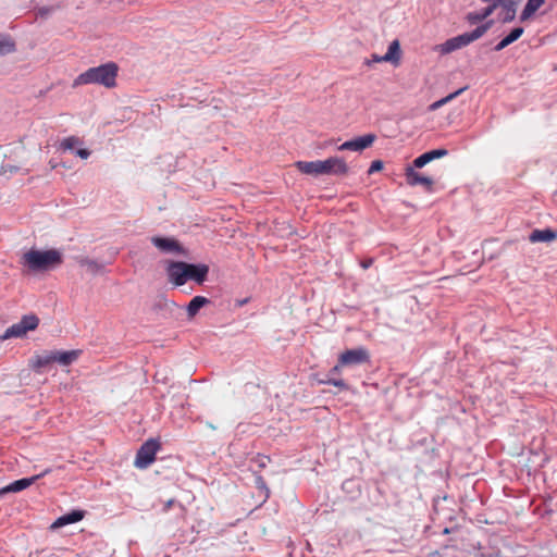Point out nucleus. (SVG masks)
<instances>
[{"label": "nucleus", "instance_id": "f257e3e1", "mask_svg": "<svg viewBox=\"0 0 557 557\" xmlns=\"http://www.w3.org/2000/svg\"><path fill=\"white\" fill-rule=\"evenodd\" d=\"M117 72V64L110 61L81 73L74 79L72 86L76 88L82 85L96 84L104 86L106 88H113L116 85Z\"/></svg>", "mask_w": 557, "mask_h": 557}, {"label": "nucleus", "instance_id": "f03ea898", "mask_svg": "<svg viewBox=\"0 0 557 557\" xmlns=\"http://www.w3.org/2000/svg\"><path fill=\"white\" fill-rule=\"evenodd\" d=\"M62 253L57 249H30L23 255V264L32 272H47L61 265Z\"/></svg>", "mask_w": 557, "mask_h": 557}, {"label": "nucleus", "instance_id": "7ed1b4c3", "mask_svg": "<svg viewBox=\"0 0 557 557\" xmlns=\"http://www.w3.org/2000/svg\"><path fill=\"white\" fill-rule=\"evenodd\" d=\"M491 24L492 22H487L483 25L478 26L472 32L463 33L461 35L447 39L445 42L438 45L436 47V50L440 51L442 54H447L462 47H466L467 45L482 37L491 27Z\"/></svg>", "mask_w": 557, "mask_h": 557}, {"label": "nucleus", "instance_id": "20e7f679", "mask_svg": "<svg viewBox=\"0 0 557 557\" xmlns=\"http://www.w3.org/2000/svg\"><path fill=\"white\" fill-rule=\"evenodd\" d=\"M39 324V319L35 314H27L22 320L7 329L3 335L0 336V341L9 338H18L26 335L28 331H34Z\"/></svg>", "mask_w": 557, "mask_h": 557}, {"label": "nucleus", "instance_id": "39448f33", "mask_svg": "<svg viewBox=\"0 0 557 557\" xmlns=\"http://www.w3.org/2000/svg\"><path fill=\"white\" fill-rule=\"evenodd\" d=\"M160 449V443L150 438L146 441L137 450L134 465L138 469H147L156 459V454Z\"/></svg>", "mask_w": 557, "mask_h": 557}, {"label": "nucleus", "instance_id": "423d86ee", "mask_svg": "<svg viewBox=\"0 0 557 557\" xmlns=\"http://www.w3.org/2000/svg\"><path fill=\"white\" fill-rule=\"evenodd\" d=\"M339 366L356 367L370 361L369 351L363 347L347 349L339 355Z\"/></svg>", "mask_w": 557, "mask_h": 557}, {"label": "nucleus", "instance_id": "0eeeda50", "mask_svg": "<svg viewBox=\"0 0 557 557\" xmlns=\"http://www.w3.org/2000/svg\"><path fill=\"white\" fill-rule=\"evenodd\" d=\"M150 240L163 253L186 255V249L173 237L152 236Z\"/></svg>", "mask_w": 557, "mask_h": 557}, {"label": "nucleus", "instance_id": "6e6552de", "mask_svg": "<svg viewBox=\"0 0 557 557\" xmlns=\"http://www.w3.org/2000/svg\"><path fill=\"white\" fill-rule=\"evenodd\" d=\"M188 263L184 261H169L166 273L169 281L175 286H182L188 281Z\"/></svg>", "mask_w": 557, "mask_h": 557}, {"label": "nucleus", "instance_id": "1a4fd4ad", "mask_svg": "<svg viewBox=\"0 0 557 557\" xmlns=\"http://www.w3.org/2000/svg\"><path fill=\"white\" fill-rule=\"evenodd\" d=\"M49 472H50V469H46L45 471H42L41 473H39L37 475H33L30 478H23V479H20V480H16V481L10 483L9 485L0 488V497L4 496L5 494H9V493H17V492H21V491L29 487L32 484L37 482L39 479L44 478Z\"/></svg>", "mask_w": 557, "mask_h": 557}, {"label": "nucleus", "instance_id": "9d476101", "mask_svg": "<svg viewBox=\"0 0 557 557\" xmlns=\"http://www.w3.org/2000/svg\"><path fill=\"white\" fill-rule=\"evenodd\" d=\"M376 139L374 134H366L363 136H359L343 143L339 147V151L350 150V151H362L370 147Z\"/></svg>", "mask_w": 557, "mask_h": 557}, {"label": "nucleus", "instance_id": "9b49d317", "mask_svg": "<svg viewBox=\"0 0 557 557\" xmlns=\"http://www.w3.org/2000/svg\"><path fill=\"white\" fill-rule=\"evenodd\" d=\"M406 182L410 186L423 185L426 190H431L434 182L431 177L424 176L414 171L413 166H407L405 170Z\"/></svg>", "mask_w": 557, "mask_h": 557}, {"label": "nucleus", "instance_id": "f8f14e48", "mask_svg": "<svg viewBox=\"0 0 557 557\" xmlns=\"http://www.w3.org/2000/svg\"><path fill=\"white\" fill-rule=\"evenodd\" d=\"M85 516V511L83 510H78V509H74L61 517H59L52 524H51V529L55 530V529H60L64 525H67V524H72V523H76L78 521H81Z\"/></svg>", "mask_w": 557, "mask_h": 557}, {"label": "nucleus", "instance_id": "ddd939ff", "mask_svg": "<svg viewBox=\"0 0 557 557\" xmlns=\"http://www.w3.org/2000/svg\"><path fill=\"white\" fill-rule=\"evenodd\" d=\"M557 239V232L552 228L533 230L529 235V240L536 243H553Z\"/></svg>", "mask_w": 557, "mask_h": 557}, {"label": "nucleus", "instance_id": "4468645a", "mask_svg": "<svg viewBox=\"0 0 557 557\" xmlns=\"http://www.w3.org/2000/svg\"><path fill=\"white\" fill-rule=\"evenodd\" d=\"M188 280L195 281L197 284H202L208 276L209 267L207 264L188 263Z\"/></svg>", "mask_w": 557, "mask_h": 557}, {"label": "nucleus", "instance_id": "2eb2a0df", "mask_svg": "<svg viewBox=\"0 0 557 557\" xmlns=\"http://www.w3.org/2000/svg\"><path fill=\"white\" fill-rule=\"evenodd\" d=\"M497 11L498 20L506 23L515 18L516 15V3L512 0H505L499 2Z\"/></svg>", "mask_w": 557, "mask_h": 557}, {"label": "nucleus", "instance_id": "dca6fc26", "mask_svg": "<svg viewBox=\"0 0 557 557\" xmlns=\"http://www.w3.org/2000/svg\"><path fill=\"white\" fill-rule=\"evenodd\" d=\"M497 9V3H491L486 8L468 13L467 20L470 24H478L490 16Z\"/></svg>", "mask_w": 557, "mask_h": 557}, {"label": "nucleus", "instance_id": "f3484780", "mask_svg": "<svg viewBox=\"0 0 557 557\" xmlns=\"http://www.w3.org/2000/svg\"><path fill=\"white\" fill-rule=\"evenodd\" d=\"M82 350H69V351H53L54 362H58L62 366H70L75 362L81 356Z\"/></svg>", "mask_w": 557, "mask_h": 557}, {"label": "nucleus", "instance_id": "a211bd4d", "mask_svg": "<svg viewBox=\"0 0 557 557\" xmlns=\"http://www.w3.org/2000/svg\"><path fill=\"white\" fill-rule=\"evenodd\" d=\"M54 362L53 351H46L42 355H38L32 359V368L36 372H41V370Z\"/></svg>", "mask_w": 557, "mask_h": 557}, {"label": "nucleus", "instance_id": "6ab92c4d", "mask_svg": "<svg viewBox=\"0 0 557 557\" xmlns=\"http://www.w3.org/2000/svg\"><path fill=\"white\" fill-rule=\"evenodd\" d=\"M295 168L302 174L318 176L320 173V160L317 161H297Z\"/></svg>", "mask_w": 557, "mask_h": 557}, {"label": "nucleus", "instance_id": "aec40b11", "mask_svg": "<svg viewBox=\"0 0 557 557\" xmlns=\"http://www.w3.org/2000/svg\"><path fill=\"white\" fill-rule=\"evenodd\" d=\"M208 304H210V300L208 298L203 296H195L186 307L188 318H195L199 310Z\"/></svg>", "mask_w": 557, "mask_h": 557}, {"label": "nucleus", "instance_id": "412c9836", "mask_svg": "<svg viewBox=\"0 0 557 557\" xmlns=\"http://www.w3.org/2000/svg\"><path fill=\"white\" fill-rule=\"evenodd\" d=\"M400 59V46L398 40H394L389 44L387 52L381 57L384 62L397 63Z\"/></svg>", "mask_w": 557, "mask_h": 557}, {"label": "nucleus", "instance_id": "4be33fe9", "mask_svg": "<svg viewBox=\"0 0 557 557\" xmlns=\"http://www.w3.org/2000/svg\"><path fill=\"white\" fill-rule=\"evenodd\" d=\"M466 89H467V87L459 88L458 90L447 95L446 97L431 103L429 106V111L433 112V111L438 110L440 108H442L443 106H445L446 103L450 102L451 100L457 98L459 95H461Z\"/></svg>", "mask_w": 557, "mask_h": 557}, {"label": "nucleus", "instance_id": "5701e85b", "mask_svg": "<svg viewBox=\"0 0 557 557\" xmlns=\"http://www.w3.org/2000/svg\"><path fill=\"white\" fill-rule=\"evenodd\" d=\"M16 49L14 40L9 36H3L0 39V55H5L14 52Z\"/></svg>", "mask_w": 557, "mask_h": 557}, {"label": "nucleus", "instance_id": "b1692460", "mask_svg": "<svg viewBox=\"0 0 557 557\" xmlns=\"http://www.w3.org/2000/svg\"><path fill=\"white\" fill-rule=\"evenodd\" d=\"M348 173V166L343 158L334 157L333 170L331 175H345Z\"/></svg>", "mask_w": 557, "mask_h": 557}, {"label": "nucleus", "instance_id": "393cba45", "mask_svg": "<svg viewBox=\"0 0 557 557\" xmlns=\"http://www.w3.org/2000/svg\"><path fill=\"white\" fill-rule=\"evenodd\" d=\"M78 262L82 267H85L87 271H89L92 274L100 272L102 269V265L100 263L89 258H81Z\"/></svg>", "mask_w": 557, "mask_h": 557}, {"label": "nucleus", "instance_id": "a878e982", "mask_svg": "<svg viewBox=\"0 0 557 557\" xmlns=\"http://www.w3.org/2000/svg\"><path fill=\"white\" fill-rule=\"evenodd\" d=\"M82 140L76 136H70L67 138H64L60 144V149L65 150H73L76 146L81 145Z\"/></svg>", "mask_w": 557, "mask_h": 557}, {"label": "nucleus", "instance_id": "bb28decb", "mask_svg": "<svg viewBox=\"0 0 557 557\" xmlns=\"http://www.w3.org/2000/svg\"><path fill=\"white\" fill-rule=\"evenodd\" d=\"M544 1L545 0H528L524 5V18L533 14L544 3Z\"/></svg>", "mask_w": 557, "mask_h": 557}, {"label": "nucleus", "instance_id": "cd10ccee", "mask_svg": "<svg viewBox=\"0 0 557 557\" xmlns=\"http://www.w3.org/2000/svg\"><path fill=\"white\" fill-rule=\"evenodd\" d=\"M522 35V27H516L513 28L506 37H504L503 44L506 46H509L513 41H516L520 36Z\"/></svg>", "mask_w": 557, "mask_h": 557}, {"label": "nucleus", "instance_id": "c85d7f7f", "mask_svg": "<svg viewBox=\"0 0 557 557\" xmlns=\"http://www.w3.org/2000/svg\"><path fill=\"white\" fill-rule=\"evenodd\" d=\"M334 157L327 158L326 160H320V173L321 175H331L333 170Z\"/></svg>", "mask_w": 557, "mask_h": 557}, {"label": "nucleus", "instance_id": "c756f323", "mask_svg": "<svg viewBox=\"0 0 557 557\" xmlns=\"http://www.w3.org/2000/svg\"><path fill=\"white\" fill-rule=\"evenodd\" d=\"M322 383L334 385L344 391L348 389V384L342 379L329 377L327 380L322 381Z\"/></svg>", "mask_w": 557, "mask_h": 557}, {"label": "nucleus", "instance_id": "7c9ffc66", "mask_svg": "<svg viewBox=\"0 0 557 557\" xmlns=\"http://www.w3.org/2000/svg\"><path fill=\"white\" fill-rule=\"evenodd\" d=\"M430 161L428 160V157L425 156V153H422L420 154L419 157H417L413 162H412V165L413 169H421L423 168L424 165H426Z\"/></svg>", "mask_w": 557, "mask_h": 557}, {"label": "nucleus", "instance_id": "2f4dec72", "mask_svg": "<svg viewBox=\"0 0 557 557\" xmlns=\"http://www.w3.org/2000/svg\"><path fill=\"white\" fill-rule=\"evenodd\" d=\"M383 169V162L381 160H374L369 170H368V174H373L375 172H379Z\"/></svg>", "mask_w": 557, "mask_h": 557}, {"label": "nucleus", "instance_id": "473e14b6", "mask_svg": "<svg viewBox=\"0 0 557 557\" xmlns=\"http://www.w3.org/2000/svg\"><path fill=\"white\" fill-rule=\"evenodd\" d=\"M256 484H257L258 488L263 490L265 492V497H269V488H268L265 481L263 480L262 476H258L256 479Z\"/></svg>", "mask_w": 557, "mask_h": 557}, {"label": "nucleus", "instance_id": "72a5a7b5", "mask_svg": "<svg viewBox=\"0 0 557 557\" xmlns=\"http://www.w3.org/2000/svg\"><path fill=\"white\" fill-rule=\"evenodd\" d=\"M76 156H78L82 159H87L90 156V151L85 148H79L75 151Z\"/></svg>", "mask_w": 557, "mask_h": 557}, {"label": "nucleus", "instance_id": "f704fd0d", "mask_svg": "<svg viewBox=\"0 0 557 557\" xmlns=\"http://www.w3.org/2000/svg\"><path fill=\"white\" fill-rule=\"evenodd\" d=\"M432 152L434 154V159H438L448 154L446 149H434Z\"/></svg>", "mask_w": 557, "mask_h": 557}, {"label": "nucleus", "instance_id": "c9c22d12", "mask_svg": "<svg viewBox=\"0 0 557 557\" xmlns=\"http://www.w3.org/2000/svg\"><path fill=\"white\" fill-rule=\"evenodd\" d=\"M344 367L345 366H339V360H338L337 363L330 370V375H332V377H334V375L339 374L341 369Z\"/></svg>", "mask_w": 557, "mask_h": 557}, {"label": "nucleus", "instance_id": "e433bc0d", "mask_svg": "<svg viewBox=\"0 0 557 557\" xmlns=\"http://www.w3.org/2000/svg\"><path fill=\"white\" fill-rule=\"evenodd\" d=\"M372 264H373V259L372 258H366V259L360 261V265L364 270L369 269Z\"/></svg>", "mask_w": 557, "mask_h": 557}, {"label": "nucleus", "instance_id": "4c0bfd02", "mask_svg": "<svg viewBox=\"0 0 557 557\" xmlns=\"http://www.w3.org/2000/svg\"><path fill=\"white\" fill-rule=\"evenodd\" d=\"M174 504H175V499L168 500L163 507V511H165V512L169 511Z\"/></svg>", "mask_w": 557, "mask_h": 557}, {"label": "nucleus", "instance_id": "58836bf2", "mask_svg": "<svg viewBox=\"0 0 557 557\" xmlns=\"http://www.w3.org/2000/svg\"><path fill=\"white\" fill-rule=\"evenodd\" d=\"M507 46L505 44H503V40H500L495 47H494V50L495 51H500L503 50L504 48H506Z\"/></svg>", "mask_w": 557, "mask_h": 557}, {"label": "nucleus", "instance_id": "ea45409f", "mask_svg": "<svg viewBox=\"0 0 557 557\" xmlns=\"http://www.w3.org/2000/svg\"><path fill=\"white\" fill-rule=\"evenodd\" d=\"M424 153H425V156L428 157V160H429L430 162H431V161H433V160H435V159H434V154H433L432 150L426 151V152H424Z\"/></svg>", "mask_w": 557, "mask_h": 557}, {"label": "nucleus", "instance_id": "a19ab883", "mask_svg": "<svg viewBox=\"0 0 557 557\" xmlns=\"http://www.w3.org/2000/svg\"><path fill=\"white\" fill-rule=\"evenodd\" d=\"M265 459H269V458L268 457H262V458L259 459V467L260 468L265 467V461H264Z\"/></svg>", "mask_w": 557, "mask_h": 557}, {"label": "nucleus", "instance_id": "79ce46f5", "mask_svg": "<svg viewBox=\"0 0 557 557\" xmlns=\"http://www.w3.org/2000/svg\"><path fill=\"white\" fill-rule=\"evenodd\" d=\"M372 61H373V62H384V60H381V57H380V55H377V54H373V55H372Z\"/></svg>", "mask_w": 557, "mask_h": 557}]
</instances>
